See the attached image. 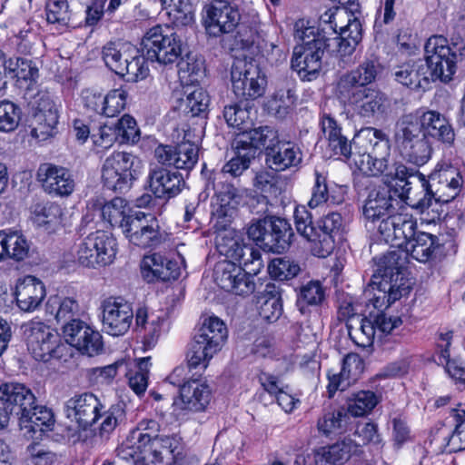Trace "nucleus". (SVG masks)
<instances>
[{
  "label": "nucleus",
  "instance_id": "1",
  "mask_svg": "<svg viewBox=\"0 0 465 465\" xmlns=\"http://www.w3.org/2000/svg\"><path fill=\"white\" fill-rule=\"evenodd\" d=\"M429 139L451 146L455 132L448 118L438 111L429 110L417 116L401 115L393 127L392 140L401 156L410 163L422 166L433 152Z\"/></svg>",
  "mask_w": 465,
  "mask_h": 465
},
{
  "label": "nucleus",
  "instance_id": "2",
  "mask_svg": "<svg viewBox=\"0 0 465 465\" xmlns=\"http://www.w3.org/2000/svg\"><path fill=\"white\" fill-rule=\"evenodd\" d=\"M349 33H341V40L331 39L329 43L322 38L313 35V30L308 27V21L299 19L293 26L294 38L297 45L292 53V68L297 72L303 81L316 79L322 69V59L325 51L341 57L351 55L359 44V25L352 23Z\"/></svg>",
  "mask_w": 465,
  "mask_h": 465
},
{
  "label": "nucleus",
  "instance_id": "3",
  "mask_svg": "<svg viewBox=\"0 0 465 465\" xmlns=\"http://www.w3.org/2000/svg\"><path fill=\"white\" fill-rule=\"evenodd\" d=\"M401 253L397 252L385 255L380 262L371 277L366 293H372L370 300L372 306L379 312L373 315L375 330L382 333H391L396 327L401 324L400 317L387 316L382 310L400 300L402 296L408 295L411 292L410 285L400 277ZM372 317V315L371 314Z\"/></svg>",
  "mask_w": 465,
  "mask_h": 465
},
{
  "label": "nucleus",
  "instance_id": "4",
  "mask_svg": "<svg viewBox=\"0 0 465 465\" xmlns=\"http://www.w3.org/2000/svg\"><path fill=\"white\" fill-rule=\"evenodd\" d=\"M411 186L405 183L401 185L399 196L413 209L424 213L432 205V203H449L460 193L463 184V178L460 171L447 165L431 173L428 178L423 173H414Z\"/></svg>",
  "mask_w": 465,
  "mask_h": 465
},
{
  "label": "nucleus",
  "instance_id": "5",
  "mask_svg": "<svg viewBox=\"0 0 465 465\" xmlns=\"http://www.w3.org/2000/svg\"><path fill=\"white\" fill-rule=\"evenodd\" d=\"M276 138L277 131L267 125L243 130L237 134L232 144L236 155L223 165L222 172L214 176V180H221L227 173L232 177L240 176L249 168L258 151L271 144Z\"/></svg>",
  "mask_w": 465,
  "mask_h": 465
},
{
  "label": "nucleus",
  "instance_id": "6",
  "mask_svg": "<svg viewBox=\"0 0 465 465\" xmlns=\"http://www.w3.org/2000/svg\"><path fill=\"white\" fill-rule=\"evenodd\" d=\"M227 335V328L221 319L216 316L205 318L189 344L186 353L188 367L196 369L203 366L205 369L209 361L222 349Z\"/></svg>",
  "mask_w": 465,
  "mask_h": 465
},
{
  "label": "nucleus",
  "instance_id": "7",
  "mask_svg": "<svg viewBox=\"0 0 465 465\" xmlns=\"http://www.w3.org/2000/svg\"><path fill=\"white\" fill-rule=\"evenodd\" d=\"M354 143H368L370 148L363 153H353L352 162L368 176L385 174L389 170L390 146L386 134L379 129L366 127L355 135Z\"/></svg>",
  "mask_w": 465,
  "mask_h": 465
},
{
  "label": "nucleus",
  "instance_id": "8",
  "mask_svg": "<svg viewBox=\"0 0 465 465\" xmlns=\"http://www.w3.org/2000/svg\"><path fill=\"white\" fill-rule=\"evenodd\" d=\"M144 58L161 64L178 61L183 52L181 37L169 26L156 25L149 29L142 40Z\"/></svg>",
  "mask_w": 465,
  "mask_h": 465
},
{
  "label": "nucleus",
  "instance_id": "9",
  "mask_svg": "<svg viewBox=\"0 0 465 465\" xmlns=\"http://www.w3.org/2000/svg\"><path fill=\"white\" fill-rule=\"evenodd\" d=\"M103 58L112 71L118 75L127 76L128 81H136L145 75L144 57L129 43H108L103 48Z\"/></svg>",
  "mask_w": 465,
  "mask_h": 465
},
{
  "label": "nucleus",
  "instance_id": "10",
  "mask_svg": "<svg viewBox=\"0 0 465 465\" xmlns=\"http://www.w3.org/2000/svg\"><path fill=\"white\" fill-rule=\"evenodd\" d=\"M116 240L104 231H96L84 238L76 247L78 262L87 268L111 264L116 255Z\"/></svg>",
  "mask_w": 465,
  "mask_h": 465
},
{
  "label": "nucleus",
  "instance_id": "11",
  "mask_svg": "<svg viewBox=\"0 0 465 465\" xmlns=\"http://www.w3.org/2000/svg\"><path fill=\"white\" fill-rule=\"evenodd\" d=\"M139 159L126 152H114L105 158L102 166L104 185L114 192L127 191L136 176Z\"/></svg>",
  "mask_w": 465,
  "mask_h": 465
},
{
  "label": "nucleus",
  "instance_id": "12",
  "mask_svg": "<svg viewBox=\"0 0 465 465\" xmlns=\"http://www.w3.org/2000/svg\"><path fill=\"white\" fill-rule=\"evenodd\" d=\"M232 92L242 100H255L262 96L267 86L266 76L253 62L236 61L232 67Z\"/></svg>",
  "mask_w": 465,
  "mask_h": 465
},
{
  "label": "nucleus",
  "instance_id": "13",
  "mask_svg": "<svg viewBox=\"0 0 465 465\" xmlns=\"http://www.w3.org/2000/svg\"><path fill=\"white\" fill-rule=\"evenodd\" d=\"M425 59L428 64L431 82L440 80L447 83L452 79L456 72L458 54L448 45L443 36H432L424 46Z\"/></svg>",
  "mask_w": 465,
  "mask_h": 465
},
{
  "label": "nucleus",
  "instance_id": "14",
  "mask_svg": "<svg viewBox=\"0 0 465 465\" xmlns=\"http://www.w3.org/2000/svg\"><path fill=\"white\" fill-rule=\"evenodd\" d=\"M27 350L36 361L56 357L60 337L57 331L40 321H29L21 326Z\"/></svg>",
  "mask_w": 465,
  "mask_h": 465
},
{
  "label": "nucleus",
  "instance_id": "15",
  "mask_svg": "<svg viewBox=\"0 0 465 465\" xmlns=\"http://www.w3.org/2000/svg\"><path fill=\"white\" fill-rule=\"evenodd\" d=\"M104 405L100 400L91 392L76 394L68 399L64 405L66 417L77 423L84 435H79L85 440L93 433L90 428L99 420Z\"/></svg>",
  "mask_w": 465,
  "mask_h": 465
},
{
  "label": "nucleus",
  "instance_id": "16",
  "mask_svg": "<svg viewBox=\"0 0 465 465\" xmlns=\"http://www.w3.org/2000/svg\"><path fill=\"white\" fill-rule=\"evenodd\" d=\"M337 96L351 105L356 114L365 119L379 118L389 107L386 94L372 87L337 92Z\"/></svg>",
  "mask_w": 465,
  "mask_h": 465
},
{
  "label": "nucleus",
  "instance_id": "17",
  "mask_svg": "<svg viewBox=\"0 0 465 465\" xmlns=\"http://www.w3.org/2000/svg\"><path fill=\"white\" fill-rule=\"evenodd\" d=\"M204 12L205 30L213 37L232 33L240 23L238 8L226 0L212 1L204 6Z\"/></svg>",
  "mask_w": 465,
  "mask_h": 465
},
{
  "label": "nucleus",
  "instance_id": "18",
  "mask_svg": "<svg viewBox=\"0 0 465 465\" xmlns=\"http://www.w3.org/2000/svg\"><path fill=\"white\" fill-rule=\"evenodd\" d=\"M122 232L131 243L142 248L154 247L162 240L156 218L151 213L143 212L131 213Z\"/></svg>",
  "mask_w": 465,
  "mask_h": 465
},
{
  "label": "nucleus",
  "instance_id": "19",
  "mask_svg": "<svg viewBox=\"0 0 465 465\" xmlns=\"http://www.w3.org/2000/svg\"><path fill=\"white\" fill-rule=\"evenodd\" d=\"M352 23L359 25L360 43L362 38L361 24L354 15L349 14L348 11L343 8L335 7L328 9L321 15L319 26L317 28L309 25L308 27L313 30L314 36L331 43L330 39L340 41L341 38H344L345 35H341V33L349 31L348 29ZM346 33L348 34L349 32Z\"/></svg>",
  "mask_w": 465,
  "mask_h": 465
},
{
  "label": "nucleus",
  "instance_id": "20",
  "mask_svg": "<svg viewBox=\"0 0 465 465\" xmlns=\"http://www.w3.org/2000/svg\"><path fill=\"white\" fill-rule=\"evenodd\" d=\"M417 223L411 216L402 213L388 215L380 221L377 232L381 238L392 248L403 250L415 235Z\"/></svg>",
  "mask_w": 465,
  "mask_h": 465
},
{
  "label": "nucleus",
  "instance_id": "21",
  "mask_svg": "<svg viewBox=\"0 0 465 465\" xmlns=\"http://www.w3.org/2000/svg\"><path fill=\"white\" fill-rule=\"evenodd\" d=\"M103 330L112 336L124 335L134 319L132 305L121 298H108L103 304Z\"/></svg>",
  "mask_w": 465,
  "mask_h": 465
},
{
  "label": "nucleus",
  "instance_id": "22",
  "mask_svg": "<svg viewBox=\"0 0 465 465\" xmlns=\"http://www.w3.org/2000/svg\"><path fill=\"white\" fill-rule=\"evenodd\" d=\"M213 277L222 289L236 295H249L255 290L252 277L234 262H218L214 267Z\"/></svg>",
  "mask_w": 465,
  "mask_h": 465
},
{
  "label": "nucleus",
  "instance_id": "23",
  "mask_svg": "<svg viewBox=\"0 0 465 465\" xmlns=\"http://www.w3.org/2000/svg\"><path fill=\"white\" fill-rule=\"evenodd\" d=\"M198 146L186 140L175 145L160 144L154 151V156L163 164L190 171L198 161Z\"/></svg>",
  "mask_w": 465,
  "mask_h": 465
},
{
  "label": "nucleus",
  "instance_id": "24",
  "mask_svg": "<svg viewBox=\"0 0 465 465\" xmlns=\"http://www.w3.org/2000/svg\"><path fill=\"white\" fill-rule=\"evenodd\" d=\"M37 179L45 193L54 196H68L74 189V181L69 170L51 163L41 164Z\"/></svg>",
  "mask_w": 465,
  "mask_h": 465
},
{
  "label": "nucleus",
  "instance_id": "25",
  "mask_svg": "<svg viewBox=\"0 0 465 465\" xmlns=\"http://www.w3.org/2000/svg\"><path fill=\"white\" fill-rule=\"evenodd\" d=\"M441 245L439 241V238L436 235L431 233L420 232H415V235L411 237L409 241L408 244L405 246L403 250H391L383 254L381 258H379L377 266L380 265L381 260L390 252H397L401 253L400 260V277L403 278L401 273V269L403 266V261L406 259V255L410 254L413 259L425 262L429 261L435 251ZM379 269V267H377Z\"/></svg>",
  "mask_w": 465,
  "mask_h": 465
},
{
  "label": "nucleus",
  "instance_id": "26",
  "mask_svg": "<svg viewBox=\"0 0 465 465\" xmlns=\"http://www.w3.org/2000/svg\"><path fill=\"white\" fill-rule=\"evenodd\" d=\"M160 426L154 420H143L137 427L130 432V440L134 443H141L152 447L153 442L160 441L161 445L165 449L167 447L168 454H162L163 458L166 459L169 462L173 460V455L176 451H179V438L176 436H165L158 437L157 432L159 431Z\"/></svg>",
  "mask_w": 465,
  "mask_h": 465
},
{
  "label": "nucleus",
  "instance_id": "27",
  "mask_svg": "<svg viewBox=\"0 0 465 465\" xmlns=\"http://www.w3.org/2000/svg\"><path fill=\"white\" fill-rule=\"evenodd\" d=\"M393 194L390 186L380 185L372 188L367 196L362 207L365 220L377 228L380 221L391 215L394 209L392 205Z\"/></svg>",
  "mask_w": 465,
  "mask_h": 465
},
{
  "label": "nucleus",
  "instance_id": "28",
  "mask_svg": "<svg viewBox=\"0 0 465 465\" xmlns=\"http://www.w3.org/2000/svg\"><path fill=\"white\" fill-rule=\"evenodd\" d=\"M185 184L182 173L161 166L152 168L148 174V187L157 198L177 195Z\"/></svg>",
  "mask_w": 465,
  "mask_h": 465
},
{
  "label": "nucleus",
  "instance_id": "29",
  "mask_svg": "<svg viewBox=\"0 0 465 465\" xmlns=\"http://www.w3.org/2000/svg\"><path fill=\"white\" fill-rule=\"evenodd\" d=\"M160 441L153 442L152 447H147L145 444L134 443L130 440V434L126 440L117 449V456L126 461L137 463L140 461L147 462L150 464H159L163 461L162 454H168L167 449L163 447Z\"/></svg>",
  "mask_w": 465,
  "mask_h": 465
},
{
  "label": "nucleus",
  "instance_id": "30",
  "mask_svg": "<svg viewBox=\"0 0 465 465\" xmlns=\"http://www.w3.org/2000/svg\"><path fill=\"white\" fill-rule=\"evenodd\" d=\"M266 148V163L277 172L297 166L302 162V152L290 142H279L278 137Z\"/></svg>",
  "mask_w": 465,
  "mask_h": 465
},
{
  "label": "nucleus",
  "instance_id": "31",
  "mask_svg": "<svg viewBox=\"0 0 465 465\" xmlns=\"http://www.w3.org/2000/svg\"><path fill=\"white\" fill-rule=\"evenodd\" d=\"M45 295V284L35 276L27 275L16 282L15 297L17 306L23 312L36 310Z\"/></svg>",
  "mask_w": 465,
  "mask_h": 465
},
{
  "label": "nucleus",
  "instance_id": "32",
  "mask_svg": "<svg viewBox=\"0 0 465 465\" xmlns=\"http://www.w3.org/2000/svg\"><path fill=\"white\" fill-rule=\"evenodd\" d=\"M393 74L398 83L411 90L425 91L431 83L428 64L421 59L397 66Z\"/></svg>",
  "mask_w": 465,
  "mask_h": 465
},
{
  "label": "nucleus",
  "instance_id": "33",
  "mask_svg": "<svg viewBox=\"0 0 465 465\" xmlns=\"http://www.w3.org/2000/svg\"><path fill=\"white\" fill-rule=\"evenodd\" d=\"M342 225V217L339 213H330L318 222L317 239L312 245L313 255L325 258L334 249V238L332 233L339 231Z\"/></svg>",
  "mask_w": 465,
  "mask_h": 465
},
{
  "label": "nucleus",
  "instance_id": "34",
  "mask_svg": "<svg viewBox=\"0 0 465 465\" xmlns=\"http://www.w3.org/2000/svg\"><path fill=\"white\" fill-rule=\"evenodd\" d=\"M58 114L55 105L47 95H43L38 103L37 112L34 115L32 136L46 140L55 134Z\"/></svg>",
  "mask_w": 465,
  "mask_h": 465
},
{
  "label": "nucleus",
  "instance_id": "35",
  "mask_svg": "<svg viewBox=\"0 0 465 465\" xmlns=\"http://www.w3.org/2000/svg\"><path fill=\"white\" fill-rule=\"evenodd\" d=\"M143 276L147 282L159 280L168 282L180 276V267L174 261L159 253L145 256L142 262Z\"/></svg>",
  "mask_w": 465,
  "mask_h": 465
},
{
  "label": "nucleus",
  "instance_id": "36",
  "mask_svg": "<svg viewBox=\"0 0 465 465\" xmlns=\"http://www.w3.org/2000/svg\"><path fill=\"white\" fill-rule=\"evenodd\" d=\"M0 401L21 417L35 403V397L25 384L6 382L0 385Z\"/></svg>",
  "mask_w": 465,
  "mask_h": 465
},
{
  "label": "nucleus",
  "instance_id": "37",
  "mask_svg": "<svg viewBox=\"0 0 465 465\" xmlns=\"http://www.w3.org/2000/svg\"><path fill=\"white\" fill-rule=\"evenodd\" d=\"M380 64L371 60L362 62L356 69L343 74L338 84L337 92L370 88V84L376 80Z\"/></svg>",
  "mask_w": 465,
  "mask_h": 465
},
{
  "label": "nucleus",
  "instance_id": "38",
  "mask_svg": "<svg viewBox=\"0 0 465 465\" xmlns=\"http://www.w3.org/2000/svg\"><path fill=\"white\" fill-rule=\"evenodd\" d=\"M182 408L192 411H204L211 400V390L205 382L191 379L180 389Z\"/></svg>",
  "mask_w": 465,
  "mask_h": 465
},
{
  "label": "nucleus",
  "instance_id": "39",
  "mask_svg": "<svg viewBox=\"0 0 465 465\" xmlns=\"http://www.w3.org/2000/svg\"><path fill=\"white\" fill-rule=\"evenodd\" d=\"M62 216L61 206L54 202L39 201L30 207V219L33 223L49 233L60 227Z\"/></svg>",
  "mask_w": 465,
  "mask_h": 465
},
{
  "label": "nucleus",
  "instance_id": "40",
  "mask_svg": "<svg viewBox=\"0 0 465 465\" xmlns=\"http://www.w3.org/2000/svg\"><path fill=\"white\" fill-rule=\"evenodd\" d=\"M267 226L264 251L277 253L284 252L290 246L293 236L290 223L285 219L271 216Z\"/></svg>",
  "mask_w": 465,
  "mask_h": 465
},
{
  "label": "nucleus",
  "instance_id": "41",
  "mask_svg": "<svg viewBox=\"0 0 465 465\" xmlns=\"http://www.w3.org/2000/svg\"><path fill=\"white\" fill-rule=\"evenodd\" d=\"M321 127L332 155L353 158L351 143L342 134L341 126L333 117L324 114L321 120Z\"/></svg>",
  "mask_w": 465,
  "mask_h": 465
},
{
  "label": "nucleus",
  "instance_id": "42",
  "mask_svg": "<svg viewBox=\"0 0 465 465\" xmlns=\"http://www.w3.org/2000/svg\"><path fill=\"white\" fill-rule=\"evenodd\" d=\"M357 445L350 439L338 441L332 445L322 447L316 451V465H341L356 450Z\"/></svg>",
  "mask_w": 465,
  "mask_h": 465
},
{
  "label": "nucleus",
  "instance_id": "43",
  "mask_svg": "<svg viewBox=\"0 0 465 465\" xmlns=\"http://www.w3.org/2000/svg\"><path fill=\"white\" fill-rule=\"evenodd\" d=\"M21 429H26L34 433L50 430L54 423L52 411L45 406H39L35 401L27 412L19 417Z\"/></svg>",
  "mask_w": 465,
  "mask_h": 465
},
{
  "label": "nucleus",
  "instance_id": "44",
  "mask_svg": "<svg viewBox=\"0 0 465 465\" xmlns=\"http://www.w3.org/2000/svg\"><path fill=\"white\" fill-rule=\"evenodd\" d=\"M346 326L351 340L356 345L366 348L372 344L375 335L372 320L361 316L352 317L347 322Z\"/></svg>",
  "mask_w": 465,
  "mask_h": 465
},
{
  "label": "nucleus",
  "instance_id": "45",
  "mask_svg": "<svg viewBox=\"0 0 465 465\" xmlns=\"http://www.w3.org/2000/svg\"><path fill=\"white\" fill-rule=\"evenodd\" d=\"M183 99V112L191 116H205L210 104V96L200 86H188L184 90Z\"/></svg>",
  "mask_w": 465,
  "mask_h": 465
},
{
  "label": "nucleus",
  "instance_id": "46",
  "mask_svg": "<svg viewBox=\"0 0 465 465\" xmlns=\"http://www.w3.org/2000/svg\"><path fill=\"white\" fill-rule=\"evenodd\" d=\"M102 217L107 221L113 227H118L124 230V225L129 221L131 211L127 202L121 197H114L105 203L101 209Z\"/></svg>",
  "mask_w": 465,
  "mask_h": 465
},
{
  "label": "nucleus",
  "instance_id": "47",
  "mask_svg": "<svg viewBox=\"0 0 465 465\" xmlns=\"http://www.w3.org/2000/svg\"><path fill=\"white\" fill-rule=\"evenodd\" d=\"M125 417V404L122 401L112 405L106 411L101 410L99 419H101L102 421L98 428L99 436L101 438L107 437L117 426L124 422Z\"/></svg>",
  "mask_w": 465,
  "mask_h": 465
},
{
  "label": "nucleus",
  "instance_id": "48",
  "mask_svg": "<svg viewBox=\"0 0 465 465\" xmlns=\"http://www.w3.org/2000/svg\"><path fill=\"white\" fill-rule=\"evenodd\" d=\"M3 251L5 257L12 258L15 261L24 260L29 251V245L26 239L17 232L6 233L2 231Z\"/></svg>",
  "mask_w": 465,
  "mask_h": 465
},
{
  "label": "nucleus",
  "instance_id": "49",
  "mask_svg": "<svg viewBox=\"0 0 465 465\" xmlns=\"http://www.w3.org/2000/svg\"><path fill=\"white\" fill-rule=\"evenodd\" d=\"M325 298V290L318 280L310 281L300 287L297 305L302 313H304V306L320 305Z\"/></svg>",
  "mask_w": 465,
  "mask_h": 465
},
{
  "label": "nucleus",
  "instance_id": "50",
  "mask_svg": "<svg viewBox=\"0 0 465 465\" xmlns=\"http://www.w3.org/2000/svg\"><path fill=\"white\" fill-rule=\"evenodd\" d=\"M45 15L48 24L57 27L67 26L71 20L72 12L67 0H47Z\"/></svg>",
  "mask_w": 465,
  "mask_h": 465
},
{
  "label": "nucleus",
  "instance_id": "51",
  "mask_svg": "<svg viewBox=\"0 0 465 465\" xmlns=\"http://www.w3.org/2000/svg\"><path fill=\"white\" fill-rule=\"evenodd\" d=\"M379 402V399L373 391H361L355 393L348 402V411L361 417L371 412Z\"/></svg>",
  "mask_w": 465,
  "mask_h": 465
},
{
  "label": "nucleus",
  "instance_id": "52",
  "mask_svg": "<svg viewBox=\"0 0 465 465\" xmlns=\"http://www.w3.org/2000/svg\"><path fill=\"white\" fill-rule=\"evenodd\" d=\"M167 11L175 26H187L194 22V7L191 0H176Z\"/></svg>",
  "mask_w": 465,
  "mask_h": 465
},
{
  "label": "nucleus",
  "instance_id": "53",
  "mask_svg": "<svg viewBox=\"0 0 465 465\" xmlns=\"http://www.w3.org/2000/svg\"><path fill=\"white\" fill-rule=\"evenodd\" d=\"M294 223L298 233L313 245L317 239V227L312 224V216L305 206L294 210Z\"/></svg>",
  "mask_w": 465,
  "mask_h": 465
},
{
  "label": "nucleus",
  "instance_id": "54",
  "mask_svg": "<svg viewBox=\"0 0 465 465\" xmlns=\"http://www.w3.org/2000/svg\"><path fill=\"white\" fill-rule=\"evenodd\" d=\"M342 201L343 200L341 198L337 199L333 195H329L326 177L316 172L315 183L312 188V198L309 201V206L311 208H316L324 203L340 204L342 203Z\"/></svg>",
  "mask_w": 465,
  "mask_h": 465
},
{
  "label": "nucleus",
  "instance_id": "55",
  "mask_svg": "<svg viewBox=\"0 0 465 465\" xmlns=\"http://www.w3.org/2000/svg\"><path fill=\"white\" fill-rule=\"evenodd\" d=\"M347 418V414L342 410L326 412L318 420V430L326 436L338 433L344 428Z\"/></svg>",
  "mask_w": 465,
  "mask_h": 465
},
{
  "label": "nucleus",
  "instance_id": "56",
  "mask_svg": "<svg viewBox=\"0 0 465 465\" xmlns=\"http://www.w3.org/2000/svg\"><path fill=\"white\" fill-rule=\"evenodd\" d=\"M120 143H135L140 136L136 121L129 114H124L115 124H112Z\"/></svg>",
  "mask_w": 465,
  "mask_h": 465
},
{
  "label": "nucleus",
  "instance_id": "57",
  "mask_svg": "<svg viewBox=\"0 0 465 465\" xmlns=\"http://www.w3.org/2000/svg\"><path fill=\"white\" fill-rule=\"evenodd\" d=\"M236 206L217 201L213 203L212 223L214 230L231 228L230 224L236 213Z\"/></svg>",
  "mask_w": 465,
  "mask_h": 465
},
{
  "label": "nucleus",
  "instance_id": "58",
  "mask_svg": "<svg viewBox=\"0 0 465 465\" xmlns=\"http://www.w3.org/2000/svg\"><path fill=\"white\" fill-rule=\"evenodd\" d=\"M268 270L272 277L284 281L295 277L300 272V266L285 257L275 258L270 262Z\"/></svg>",
  "mask_w": 465,
  "mask_h": 465
},
{
  "label": "nucleus",
  "instance_id": "59",
  "mask_svg": "<svg viewBox=\"0 0 465 465\" xmlns=\"http://www.w3.org/2000/svg\"><path fill=\"white\" fill-rule=\"evenodd\" d=\"M91 327L84 322L76 319L66 322L63 327V332L66 342L76 349L87 337Z\"/></svg>",
  "mask_w": 465,
  "mask_h": 465
},
{
  "label": "nucleus",
  "instance_id": "60",
  "mask_svg": "<svg viewBox=\"0 0 465 465\" xmlns=\"http://www.w3.org/2000/svg\"><path fill=\"white\" fill-rule=\"evenodd\" d=\"M295 96L291 88L278 89L271 101L270 107L278 117H284L294 104Z\"/></svg>",
  "mask_w": 465,
  "mask_h": 465
},
{
  "label": "nucleus",
  "instance_id": "61",
  "mask_svg": "<svg viewBox=\"0 0 465 465\" xmlns=\"http://www.w3.org/2000/svg\"><path fill=\"white\" fill-rule=\"evenodd\" d=\"M20 110L14 103L0 102V131L11 132L18 125Z\"/></svg>",
  "mask_w": 465,
  "mask_h": 465
},
{
  "label": "nucleus",
  "instance_id": "62",
  "mask_svg": "<svg viewBox=\"0 0 465 465\" xmlns=\"http://www.w3.org/2000/svg\"><path fill=\"white\" fill-rule=\"evenodd\" d=\"M27 465H52L56 454L39 443H32L26 449Z\"/></svg>",
  "mask_w": 465,
  "mask_h": 465
},
{
  "label": "nucleus",
  "instance_id": "63",
  "mask_svg": "<svg viewBox=\"0 0 465 465\" xmlns=\"http://www.w3.org/2000/svg\"><path fill=\"white\" fill-rule=\"evenodd\" d=\"M127 93L124 89H114L104 96V114L106 117H114L124 109Z\"/></svg>",
  "mask_w": 465,
  "mask_h": 465
},
{
  "label": "nucleus",
  "instance_id": "64",
  "mask_svg": "<svg viewBox=\"0 0 465 465\" xmlns=\"http://www.w3.org/2000/svg\"><path fill=\"white\" fill-rule=\"evenodd\" d=\"M150 358H143L137 364V371L129 374V386L137 394L142 395L148 386V366Z\"/></svg>",
  "mask_w": 465,
  "mask_h": 465
}]
</instances>
